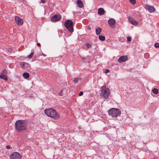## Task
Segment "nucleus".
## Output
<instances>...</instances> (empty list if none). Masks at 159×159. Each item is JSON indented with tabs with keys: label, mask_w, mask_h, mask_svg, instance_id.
<instances>
[{
	"label": "nucleus",
	"mask_w": 159,
	"mask_h": 159,
	"mask_svg": "<svg viewBox=\"0 0 159 159\" xmlns=\"http://www.w3.org/2000/svg\"><path fill=\"white\" fill-rule=\"evenodd\" d=\"M131 3L133 5H134L136 3V1L135 0H129Z\"/></svg>",
	"instance_id": "27"
},
{
	"label": "nucleus",
	"mask_w": 159,
	"mask_h": 159,
	"mask_svg": "<svg viewBox=\"0 0 159 159\" xmlns=\"http://www.w3.org/2000/svg\"><path fill=\"white\" fill-rule=\"evenodd\" d=\"M98 38L100 40L102 41H104L105 39V36L101 35H99Z\"/></svg>",
	"instance_id": "21"
},
{
	"label": "nucleus",
	"mask_w": 159,
	"mask_h": 159,
	"mask_svg": "<svg viewBox=\"0 0 159 159\" xmlns=\"http://www.w3.org/2000/svg\"><path fill=\"white\" fill-rule=\"evenodd\" d=\"M44 113L48 116L54 119H57L60 117L59 114L57 112L55 109L52 108L45 109Z\"/></svg>",
	"instance_id": "2"
},
{
	"label": "nucleus",
	"mask_w": 159,
	"mask_h": 159,
	"mask_svg": "<svg viewBox=\"0 0 159 159\" xmlns=\"http://www.w3.org/2000/svg\"><path fill=\"white\" fill-rule=\"evenodd\" d=\"M41 2L43 4L45 3L46 2V1L45 0H41Z\"/></svg>",
	"instance_id": "32"
},
{
	"label": "nucleus",
	"mask_w": 159,
	"mask_h": 159,
	"mask_svg": "<svg viewBox=\"0 0 159 159\" xmlns=\"http://www.w3.org/2000/svg\"><path fill=\"white\" fill-rule=\"evenodd\" d=\"M83 92L81 91L79 93V95L80 96H82L83 94Z\"/></svg>",
	"instance_id": "33"
},
{
	"label": "nucleus",
	"mask_w": 159,
	"mask_h": 159,
	"mask_svg": "<svg viewBox=\"0 0 159 159\" xmlns=\"http://www.w3.org/2000/svg\"><path fill=\"white\" fill-rule=\"evenodd\" d=\"M147 9L150 13L154 12L155 11V8L153 7L150 5L148 6L147 7Z\"/></svg>",
	"instance_id": "12"
},
{
	"label": "nucleus",
	"mask_w": 159,
	"mask_h": 159,
	"mask_svg": "<svg viewBox=\"0 0 159 159\" xmlns=\"http://www.w3.org/2000/svg\"><path fill=\"white\" fill-rule=\"evenodd\" d=\"M106 71H105V73H107L109 72V70L108 69L106 70Z\"/></svg>",
	"instance_id": "34"
},
{
	"label": "nucleus",
	"mask_w": 159,
	"mask_h": 159,
	"mask_svg": "<svg viewBox=\"0 0 159 159\" xmlns=\"http://www.w3.org/2000/svg\"><path fill=\"white\" fill-rule=\"evenodd\" d=\"M102 31L100 27H98L96 30V33L97 35H99Z\"/></svg>",
	"instance_id": "16"
},
{
	"label": "nucleus",
	"mask_w": 159,
	"mask_h": 159,
	"mask_svg": "<svg viewBox=\"0 0 159 159\" xmlns=\"http://www.w3.org/2000/svg\"><path fill=\"white\" fill-rule=\"evenodd\" d=\"M26 62L22 61L20 62V65L22 66L23 68H25V65L26 64Z\"/></svg>",
	"instance_id": "19"
},
{
	"label": "nucleus",
	"mask_w": 159,
	"mask_h": 159,
	"mask_svg": "<svg viewBox=\"0 0 159 159\" xmlns=\"http://www.w3.org/2000/svg\"><path fill=\"white\" fill-rule=\"evenodd\" d=\"M61 19V16L60 15H54L51 18L52 21L56 22L60 20Z\"/></svg>",
	"instance_id": "7"
},
{
	"label": "nucleus",
	"mask_w": 159,
	"mask_h": 159,
	"mask_svg": "<svg viewBox=\"0 0 159 159\" xmlns=\"http://www.w3.org/2000/svg\"><path fill=\"white\" fill-rule=\"evenodd\" d=\"M15 128L18 132H20L26 129V124L24 120H17L15 123Z\"/></svg>",
	"instance_id": "1"
},
{
	"label": "nucleus",
	"mask_w": 159,
	"mask_h": 159,
	"mask_svg": "<svg viewBox=\"0 0 159 159\" xmlns=\"http://www.w3.org/2000/svg\"><path fill=\"white\" fill-rule=\"evenodd\" d=\"M63 89L61 90L60 92L58 94L60 96L62 95V93L63 92Z\"/></svg>",
	"instance_id": "30"
},
{
	"label": "nucleus",
	"mask_w": 159,
	"mask_h": 159,
	"mask_svg": "<svg viewBox=\"0 0 159 159\" xmlns=\"http://www.w3.org/2000/svg\"><path fill=\"white\" fill-rule=\"evenodd\" d=\"M116 22L115 20L113 18L110 19L108 20V23L110 26L112 28L114 27Z\"/></svg>",
	"instance_id": "9"
},
{
	"label": "nucleus",
	"mask_w": 159,
	"mask_h": 159,
	"mask_svg": "<svg viewBox=\"0 0 159 159\" xmlns=\"http://www.w3.org/2000/svg\"><path fill=\"white\" fill-rule=\"evenodd\" d=\"M110 91L109 89L107 88L105 86H103L101 87V91L100 95L102 96L106 99L109 98Z\"/></svg>",
	"instance_id": "4"
},
{
	"label": "nucleus",
	"mask_w": 159,
	"mask_h": 159,
	"mask_svg": "<svg viewBox=\"0 0 159 159\" xmlns=\"http://www.w3.org/2000/svg\"><path fill=\"white\" fill-rule=\"evenodd\" d=\"M128 19L129 22L133 25H136L138 24V22L134 20L132 17H129Z\"/></svg>",
	"instance_id": "11"
},
{
	"label": "nucleus",
	"mask_w": 159,
	"mask_h": 159,
	"mask_svg": "<svg viewBox=\"0 0 159 159\" xmlns=\"http://www.w3.org/2000/svg\"><path fill=\"white\" fill-rule=\"evenodd\" d=\"M127 40L129 42L131 41V37H128L127 38Z\"/></svg>",
	"instance_id": "29"
},
{
	"label": "nucleus",
	"mask_w": 159,
	"mask_h": 159,
	"mask_svg": "<svg viewBox=\"0 0 159 159\" xmlns=\"http://www.w3.org/2000/svg\"><path fill=\"white\" fill-rule=\"evenodd\" d=\"M154 46L156 48H159V43H156L154 44Z\"/></svg>",
	"instance_id": "28"
},
{
	"label": "nucleus",
	"mask_w": 159,
	"mask_h": 159,
	"mask_svg": "<svg viewBox=\"0 0 159 159\" xmlns=\"http://www.w3.org/2000/svg\"><path fill=\"white\" fill-rule=\"evenodd\" d=\"M64 25L68 30L71 33L73 31V23L71 20H67L64 23Z\"/></svg>",
	"instance_id": "5"
},
{
	"label": "nucleus",
	"mask_w": 159,
	"mask_h": 159,
	"mask_svg": "<svg viewBox=\"0 0 159 159\" xmlns=\"http://www.w3.org/2000/svg\"><path fill=\"white\" fill-rule=\"evenodd\" d=\"M109 115L112 117H116L117 116H120L121 114V112L120 110L116 108H112L108 111Z\"/></svg>",
	"instance_id": "3"
},
{
	"label": "nucleus",
	"mask_w": 159,
	"mask_h": 159,
	"mask_svg": "<svg viewBox=\"0 0 159 159\" xmlns=\"http://www.w3.org/2000/svg\"><path fill=\"white\" fill-rule=\"evenodd\" d=\"M23 76L25 78L27 79L29 77L30 75L27 72H24L23 74Z\"/></svg>",
	"instance_id": "17"
},
{
	"label": "nucleus",
	"mask_w": 159,
	"mask_h": 159,
	"mask_svg": "<svg viewBox=\"0 0 159 159\" xmlns=\"http://www.w3.org/2000/svg\"><path fill=\"white\" fill-rule=\"evenodd\" d=\"M26 69H29L30 68V65L28 63H26L25 65V68Z\"/></svg>",
	"instance_id": "22"
},
{
	"label": "nucleus",
	"mask_w": 159,
	"mask_h": 159,
	"mask_svg": "<svg viewBox=\"0 0 159 159\" xmlns=\"http://www.w3.org/2000/svg\"><path fill=\"white\" fill-rule=\"evenodd\" d=\"M80 78H76L74 79L73 82L75 84L77 83L78 82V81L79 79H81Z\"/></svg>",
	"instance_id": "23"
},
{
	"label": "nucleus",
	"mask_w": 159,
	"mask_h": 159,
	"mask_svg": "<svg viewBox=\"0 0 159 159\" xmlns=\"http://www.w3.org/2000/svg\"><path fill=\"white\" fill-rule=\"evenodd\" d=\"M0 78L5 81H7V78L5 75H0Z\"/></svg>",
	"instance_id": "18"
},
{
	"label": "nucleus",
	"mask_w": 159,
	"mask_h": 159,
	"mask_svg": "<svg viewBox=\"0 0 159 159\" xmlns=\"http://www.w3.org/2000/svg\"><path fill=\"white\" fill-rule=\"evenodd\" d=\"M7 71L6 69L3 70L0 73V75H4L7 74Z\"/></svg>",
	"instance_id": "26"
},
{
	"label": "nucleus",
	"mask_w": 159,
	"mask_h": 159,
	"mask_svg": "<svg viewBox=\"0 0 159 159\" xmlns=\"http://www.w3.org/2000/svg\"><path fill=\"white\" fill-rule=\"evenodd\" d=\"M152 91L155 94H157L158 93V90L156 88H154L152 90Z\"/></svg>",
	"instance_id": "20"
},
{
	"label": "nucleus",
	"mask_w": 159,
	"mask_h": 159,
	"mask_svg": "<svg viewBox=\"0 0 159 159\" xmlns=\"http://www.w3.org/2000/svg\"><path fill=\"white\" fill-rule=\"evenodd\" d=\"M128 57L127 56H121L118 60V61L119 63H121L128 60Z\"/></svg>",
	"instance_id": "10"
},
{
	"label": "nucleus",
	"mask_w": 159,
	"mask_h": 159,
	"mask_svg": "<svg viewBox=\"0 0 159 159\" xmlns=\"http://www.w3.org/2000/svg\"><path fill=\"white\" fill-rule=\"evenodd\" d=\"M33 55H34V52H32H32L30 53V55H28L27 57L28 58H29V59H31L32 58V57L33 56Z\"/></svg>",
	"instance_id": "25"
},
{
	"label": "nucleus",
	"mask_w": 159,
	"mask_h": 159,
	"mask_svg": "<svg viewBox=\"0 0 159 159\" xmlns=\"http://www.w3.org/2000/svg\"><path fill=\"white\" fill-rule=\"evenodd\" d=\"M43 55L44 56H45V55L43 54Z\"/></svg>",
	"instance_id": "36"
},
{
	"label": "nucleus",
	"mask_w": 159,
	"mask_h": 159,
	"mask_svg": "<svg viewBox=\"0 0 159 159\" xmlns=\"http://www.w3.org/2000/svg\"><path fill=\"white\" fill-rule=\"evenodd\" d=\"M33 55H34V52H32H32L30 53V55H28L27 57L28 58H29V59H31L32 58V57L33 56Z\"/></svg>",
	"instance_id": "24"
},
{
	"label": "nucleus",
	"mask_w": 159,
	"mask_h": 159,
	"mask_svg": "<svg viewBox=\"0 0 159 159\" xmlns=\"http://www.w3.org/2000/svg\"><path fill=\"white\" fill-rule=\"evenodd\" d=\"M9 157L10 159H21L22 156L19 153L15 152L11 154Z\"/></svg>",
	"instance_id": "6"
},
{
	"label": "nucleus",
	"mask_w": 159,
	"mask_h": 159,
	"mask_svg": "<svg viewBox=\"0 0 159 159\" xmlns=\"http://www.w3.org/2000/svg\"><path fill=\"white\" fill-rule=\"evenodd\" d=\"M93 45V43L90 41L86 42L85 44V46H86L87 48H86L87 49H91Z\"/></svg>",
	"instance_id": "13"
},
{
	"label": "nucleus",
	"mask_w": 159,
	"mask_h": 159,
	"mask_svg": "<svg viewBox=\"0 0 159 159\" xmlns=\"http://www.w3.org/2000/svg\"><path fill=\"white\" fill-rule=\"evenodd\" d=\"M37 45L39 47H40L41 46L40 44L39 43H37Z\"/></svg>",
	"instance_id": "35"
},
{
	"label": "nucleus",
	"mask_w": 159,
	"mask_h": 159,
	"mask_svg": "<svg viewBox=\"0 0 159 159\" xmlns=\"http://www.w3.org/2000/svg\"><path fill=\"white\" fill-rule=\"evenodd\" d=\"M105 12V11L102 8H100L98 9V14L100 15H103Z\"/></svg>",
	"instance_id": "15"
},
{
	"label": "nucleus",
	"mask_w": 159,
	"mask_h": 159,
	"mask_svg": "<svg viewBox=\"0 0 159 159\" xmlns=\"http://www.w3.org/2000/svg\"><path fill=\"white\" fill-rule=\"evenodd\" d=\"M76 3L79 8H83L84 7L83 4L81 0H77Z\"/></svg>",
	"instance_id": "14"
},
{
	"label": "nucleus",
	"mask_w": 159,
	"mask_h": 159,
	"mask_svg": "<svg viewBox=\"0 0 159 159\" xmlns=\"http://www.w3.org/2000/svg\"><path fill=\"white\" fill-rule=\"evenodd\" d=\"M6 148L7 149H9L11 148V147L9 145H7L6 146Z\"/></svg>",
	"instance_id": "31"
},
{
	"label": "nucleus",
	"mask_w": 159,
	"mask_h": 159,
	"mask_svg": "<svg viewBox=\"0 0 159 159\" xmlns=\"http://www.w3.org/2000/svg\"><path fill=\"white\" fill-rule=\"evenodd\" d=\"M15 17L16 23L18 25H20L23 23V21L22 19L17 16H16Z\"/></svg>",
	"instance_id": "8"
}]
</instances>
